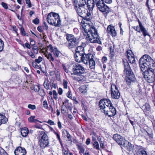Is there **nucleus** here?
<instances>
[{
	"label": "nucleus",
	"instance_id": "1",
	"mask_svg": "<svg viewBox=\"0 0 155 155\" xmlns=\"http://www.w3.org/2000/svg\"><path fill=\"white\" fill-rule=\"evenodd\" d=\"M140 66L142 71H145L148 68L152 66L155 68V62L147 54H144L139 60Z\"/></svg>",
	"mask_w": 155,
	"mask_h": 155
},
{
	"label": "nucleus",
	"instance_id": "2",
	"mask_svg": "<svg viewBox=\"0 0 155 155\" xmlns=\"http://www.w3.org/2000/svg\"><path fill=\"white\" fill-rule=\"evenodd\" d=\"M88 25L90 27L88 31V39L91 43H97L99 44H101V41L97 38V31L93 23H88Z\"/></svg>",
	"mask_w": 155,
	"mask_h": 155
},
{
	"label": "nucleus",
	"instance_id": "3",
	"mask_svg": "<svg viewBox=\"0 0 155 155\" xmlns=\"http://www.w3.org/2000/svg\"><path fill=\"white\" fill-rule=\"evenodd\" d=\"M123 62L124 68V72L126 75L125 79L127 84L130 85L132 82L135 81V78L131 70L128 62L126 59L123 60Z\"/></svg>",
	"mask_w": 155,
	"mask_h": 155
},
{
	"label": "nucleus",
	"instance_id": "4",
	"mask_svg": "<svg viewBox=\"0 0 155 155\" xmlns=\"http://www.w3.org/2000/svg\"><path fill=\"white\" fill-rule=\"evenodd\" d=\"M38 134L40 137L39 140L40 147L42 148L48 147L49 140L47 135L43 131H38Z\"/></svg>",
	"mask_w": 155,
	"mask_h": 155
},
{
	"label": "nucleus",
	"instance_id": "5",
	"mask_svg": "<svg viewBox=\"0 0 155 155\" xmlns=\"http://www.w3.org/2000/svg\"><path fill=\"white\" fill-rule=\"evenodd\" d=\"M47 20L48 23L53 25L57 26L60 24L61 20L58 14L50 13L48 15Z\"/></svg>",
	"mask_w": 155,
	"mask_h": 155
},
{
	"label": "nucleus",
	"instance_id": "6",
	"mask_svg": "<svg viewBox=\"0 0 155 155\" xmlns=\"http://www.w3.org/2000/svg\"><path fill=\"white\" fill-rule=\"evenodd\" d=\"M66 39L68 41V47L69 49L76 47L79 42V39L76 38L73 35L71 34H67Z\"/></svg>",
	"mask_w": 155,
	"mask_h": 155
},
{
	"label": "nucleus",
	"instance_id": "7",
	"mask_svg": "<svg viewBox=\"0 0 155 155\" xmlns=\"http://www.w3.org/2000/svg\"><path fill=\"white\" fill-rule=\"evenodd\" d=\"M96 5L99 10L104 14H107L110 11L109 8L104 4L102 0H98Z\"/></svg>",
	"mask_w": 155,
	"mask_h": 155
},
{
	"label": "nucleus",
	"instance_id": "8",
	"mask_svg": "<svg viewBox=\"0 0 155 155\" xmlns=\"http://www.w3.org/2000/svg\"><path fill=\"white\" fill-rule=\"evenodd\" d=\"M111 96L113 99H118L120 97V93L118 88L114 84L111 85Z\"/></svg>",
	"mask_w": 155,
	"mask_h": 155
},
{
	"label": "nucleus",
	"instance_id": "9",
	"mask_svg": "<svg viewBox=\"0 0 155 155\" xmlns=\"http://www.w3.org/2000/svg\"><path fill=\"white\" fill-rule=\"evenodd\" d=\"M81 25L82 28L81 29V35H83L84 38L86 39L87 38V18H83L82 20Z\"/></svg>",
	"mask_w": 155,
	"mask_h": 155
},
{
	"label": "nucleus",
	"instance_id": "10",
	"mask_svg": "<svg viewBox=\"0 0 155 155\" xmlns=\"http://www.w3.org/2000/svg\"><path fill=\"white\" fill-rule=\"evenodd\" d=\"M94 5V0H88V9L90 11L89 13L88 12V17H89V18H88V23H91V22H92V21H91L92 19L91 13H92V11Z\"/></svg>",
	"mask_w": 155,
	"mask_h": 155
},
{
	"label": "nucleus",
	"instance_id": "11",
	"mask_svg": "<svg viewBox=\"0 0 155 155\" xmlns=\"http://www.w3.org/2000/svg\"><path fill=\"white\" fill-rule=\"evenodd\" d=\"M143 74V77L148 82L151 83L154 81L155 80V75L153 74H151L150 72H148L146 70L145 71H142Z\"/></svg>",
	"mask_w": 155,
	"mask_h": 155
},
{
	"label": "nucleus",
	"instance_id": "12",
	"mask_svg": "<svg viewBox=\"0 0 155 155\" xmlns=\"http://www.w3.org/2000/svg\"><path fill=\"white\" fill-rule=\"evenodd\" d=\"M106 108H107L103 111L105 115L110 117L113 116L115 115L116 113V110L112 104H110L108 107H107Z\"/></svg>",
	"mask_w": 155,
	"mask_h": 155
},
{
	"label": "nucleus",
	"instance_id": "13",
	"mask_svg": "<svg viewBox=\"0 0 155 155\" xmlns=\"http://www.w3.org/2000/svg\"><path fill=\"white\" fill-rule=\"evenodd\" d=\"M138 22L139 24V26H134L133 27V28L136 31L138 32H142L143 35L145 37L146 35H149L148 34L147 31L144 27L143 26L141 23L138 20Z\"/></svg>",
	"mask_w": 155,
	"mask_h": 155
},
{
	"label": "nucleus",
	"instance_id": "14",
	"mask_svg": "<svg viewBox=\"0 0 155 155\" xmlns=\"http://www.w3.org/2000/svg\"><path fill=\"white\" fill-rule=\"evenodd\" d=\"M112 104L111 101L108 99H103L100 100L99 103V107L103 111L107 108V107Z\"/></svg>",
	"mask_w": 155,
	"mask_h": 155
},
{
	"label": "nucleus",
	"instance_id": "15",
	"mask_svg": "<svg viewBox=\"0 0 155 155\" xmlns=\"http://www.w3.org/2000/svg\"><path fill=\"white\" fill-rule=\"evenodd\" d=\"M73 72L74 74L80 75L84 72V68L78 64H75L73 69Z\"/></svg>",
	"mask_w": 155,
	"mask_h": 155
},
{
	"label": "nucleus",
	"instance_id": "16",
	"mask_svg": "<svg viewBox=\"0 0 155 155\" xmlns=\"http://www.w3.org/2000/svg\"><path fill=\"white\" fill-rule=\"evenodd\" d=\"M50 52L52 53L55 56L58 57L61 54L60 51L56 47H53L51 45H50L46 48Z\"/></svg>",
	"mask_w": 155,
	"mask_h": 155
},
{
	"label": "nucleus",
	"instance_id": "17",
	"mask_svg": "<svg viewBox=\"0 0 155 155\" xmlns=\"http://www.w3.org/2000/svg\"><path fill=\"white\" fill-rule=\"evenodd\" d=\"M14 153L15 155H26V151L24 147H18L15 149Z\"/></svg>",
	"mask_w": 155,
	"mask_h": 155
},
{
	"label": "nucleus",
	"instance_id": "18",
	"mask_svg": "<svg viewBox=\"0 0 155 155\" xmlns=\"http://www.w3.org/2000/svg\"><path fill=\"white\" fill-rule=\"evenodd\" d=\"M113 138L120 145H122L124 141L123 137L117 134L114 135Z\"/></svg>",
	"mask_w": 155,
	"mask_h": 155
},
{
	"label": "nucleus",
	"instance_id": "19",
	"mask_svg": "<svg viewBox=\"0 0 155 155\" xmlns=\"http://www.w3.org/2000/svg\"><path fill=\"white\" fill-rule=\"evenodd\" d=\"M127 56L129 62L130 63H133L135 62V60L134 55L132 51L128 50L127 51Z\"/></svg>",
	"mask_w": 155,
	"mask_h": 155
},
{
	"label": "nucleus",
	"instance_id": "20",
	"mask_svg": "<svg viewBox=\"0 0 155 155\" xmlns=\"http://www.w3.org/2000/svg\"><path fill=\"white\" fill-rule=\"evenodd\" d=\"M88 57L89 59V68L91 69H94L95 68V62L93 59V55L90 53H88Z\"/></svg>",
	"mask_w": 155,
	"mask_h": 155
},
{
	"label": "nucleus",
	"instance_id": "21",
	"mask_svg": "<svg viewBox=\"0 0 155 155\" xmlns=\"http://www.w3.org/2000/svg\"><path fill=\"white\" fill-rule=\"evenodd\" d=\"M107 32L110 34L113 37H115L117 35V32L114 27L109 25L107 28Z\"/></svg>",
	"mask_w": 155,
	"mask_h": 155
},
{
	"label": "nucleus",
	"instance_id": "22",
	"mask_svg": "<svg viewBox=\"0 0 155 155\" xmlns=\"http://www.w3.org/2000/svg\"><path fill=\"white\" fill-rule=\"evenodd\" d=\"M46 49V52L44 54L49 61L51 63V64L53 65V62L54 61V58L51 52H49V51L47 49Z\"/></svg>",
	"mask_w": 155,
	"mask_h": 155
},
{
	"label": "nucleus",
	"instance_id": "23",
	"mask_svg": "<svg viewBox=\"0 0 155 155\" xmlns=\"http://www.w3.org/2000/svg\"><path fill=\"white\" fill-rule=\"evenodd\" d=\"M122 145L127 150L129 151H131L132 150L133 147L132 144L127 140H125Z\"/></svg>",
	"mask_w": 155,
	"mask_h": 155
},
{
	"label": "nucleus",
	"instance_id": "24",
	"mask_svg": "<svg viewBox=\"0 0 155 155\" xmlns=\"http://www.w3.org/2000/svg\"><path fill=\"white\" fill-rule=\"evenodd\" d=\"M84 53V48L82 46L77 47L75 50V54H78V55H82Z\"/></svg>",
	"mask_w": 155,
	"mask_h": 155
},
{
	"label": "nucleus",
	"instance_id": "25",
	"mask_svg": "<svg viewBox=\"0 0 155 155\" xmlns=\"http://www.w3.org/2000/svg\"><path fill=\"white\" fill-rule=\"evenodd\" d=\"M63 104L64 105L66 108L69 109L70 111H71L72 108V104L71 103L69 102V101L68 100H65L63 102Z\"/></svg>",
	"mask_w": 155,
	"mask_h": 155
},
{
	"label": "nucleus",
	"instance_id": "26",
	"mask_svg": "<svg viewBox=\"0 0 155 155\" xmlns=\"http://www.w3.org/2000/svg\"><path fill=\"white\" fill-rule=\"evenodd\" d=\"M8 120L5 115L0 114V126L2 124H4L6 123Z\"/></svg>",
	"mask_w": 155,
	"mask_h": 155
},
{
	"label": "nucleus",
	"instance_id": "27",
	"mask_svg": "<svg viewBox=\"0 0 155 155\" xmlns=\"http://www.w3.org/2000/svg\"><path fill=\"white\" fill-rule=\"evenodd\" d=\"M29 131L27 127H24L21 130V134L24 137H26L28 135Z\"/></svg>",
	"mask_w": 155,
	"mask_h": 155
},
{
	"label": "nucleus",
	"instance_id": "28",
	"mask_svg": "<svg viewBox=\"0 0 155 155\" xmlns=\"http://www.w3.org/2000/svg\"><path fill=\"white\" fill-rule=\"evenodd\" d=\"M35 116H32L28 118V120L31 123H36V121H38L40 123H42L39 120L35 119Z\"/></svg>",
	"mask_w": 155,
	"mask_h": 155
},
{
	"label": "nucleus",
	"instance_id": "29",
	"mask_svg": "<svg viewBox=\"0 0 155 155\" xmlns=\"http://www.w3.org/2000/svg\"><path fill=\"white\" fill-rule=\"evenodd\" d=\"M87 87L86 85H83L80 87L79 91L80 92L83 94H84L87 92Z\"/></svg>",
	"mask_w": 155,
	"mask_h": 155
},
{
	"label": "nucleus",
	"instance_id": "30",
	"mask_svg": "<svg viewBox=\"0 0 155 155\" xmlns=\"http://www.w3.org/2000/svg\"><path fill=\"white\" fill-rule=\"evenodd\" d=\"M75 61L79 63L81 62V55H78V54H74Z\"/></svg>",
	"mask_w": 155,
	"mask_h": 155
},
{
	"label": "nucleus",
	"instance_id": "31",
	"mask_svg": "<svg viewBox=\"0 0 155 155\" xmlns=\"http://www.w3.org/2000/svg\"><path fill=\"white\" fill-rule=\"evenodd\" d=\"M81 62H84L85 64L87 63V54L84 53L81 55Z\"/></svg>",
	"mask_w": 155,
	"mask_h": 155
},
{
	"label": "nucleus",
	"instance_id": "32",
	"mask_svg": "<svg viewBox=\"0 0 155 155\" xmlns=\"http://www.w3.org/2000/svg\"><path fill=\"white\" fill-rule=\"evenodd\" d=\"M80 4L78 3V5L79 6H84L86 4V0H79ZM78 2V0H74V2Z\"/></svg>",
	"mask_w": 155,
	"mask_h": 155
},
{
	"label": "nucleus",
	"instance_id": "33",
	"mask_svg": "<svg viewBox=\"0 0 155 155\" xmlns=\"http://www.w3.org/2000/svg\"><path fill=\"white\" fill-rule=\"evenodd\" d=\"M48 82L49 81L48 79H45L44 83V86L45 88L47 90H48L49 88Z\"/></svg>",
	"mask_w": 155,
	"mask_h": 155
},
{
	"label": "nucleus",
	"instance_id": "34",
	"mask_svg": "<svg viewBox=\"0 0 155 155\" xmlns=\"http://www.w3.org/2000/svg\"><path fill=\"white\" fill-rule=\"evenodd\" d=\"M142 107L143 108L144 111L145 110L149 111L150 110V106L149 104L147 103H146Z\"/></svg>",
	"mask_w": 155,
	"mask_h": 155
},
{
	"label": "nucleus",
	"instance_id": "35",
	"mask_svg": "<svg viewBox=\"0 0 155 155\" xmlns=\"http://www.w3.org/2000/svg\"><path fill=\"white\" fill-rule=\"evenodd\" d=\"M38 94L39 95L42 97L45 96V93L43 89H40L38 92Z\"/></svg>",
	"mask_w": 155,
	"mask_h": 155
},
{
	"label": "nucleus",
	"instance_id": "36",
	"mask_svg": "<svg viewBox=\"0 0 155 155\" xmlns=\"http://www.w3.org/2000/svg\"><path fill=\"white\" fill-rule=\"evenodd\" d=\"M110 57L111 58H112L114 56V50H113L112 47H110Z\"/></svg>",
	"mask_w": 155,
	"mask_h": 155
},
{
	"label": "nucleus",
	"instance_id": "37",
	"mask_svg": "<svg viewBox=\"0 0 155 155\" xmlns=\"http://www.w3.org/2000/svg\"><path fill=\"white\" fill-rule=\"evenodd\" d=\"M4 44L3 41L0 38V52L2 51L4 48Z\"/></svg>",
	"mask_w": 155,
	"mask_h": 155
},
{
	"label": "nucleus",
	"instance_id": "38",
	"mask_svg": "<svg viewBox=\"0 0 155 155\" xmlns=\"http://www.w3.org/2000/svg\"><path fill=\"white\" fill-rule=\"evenodd\" d=\"M150 68H148L146 70V71H147L148 72H150L151 74H155V71L154 69H153L152 68V67L153 68L152 66L151 67H150Z\"/></svg>",
	"mask_w": 155,
	"mask_h": 155
},
{
	"label": "nucleus",
	"instance_id": "39",
	"mask_svg": "<svg viewBox=\"0 0 155 155\" xmlns=\"http://www.w3.org/2000/svg\"><path fill=\"white\" fill-rule=\"evenodd\" d=\"M63 153L64 155H68L70 153H69V151L67 148H63L62 149Z\"/></svg>",
	"mask_w": 155,
	"mask_h": 155
},
{
	"label": "nucleus",
	"instance_id": "40",
	"mask_svg": "<svg viewBox=\"0 0 155 155\" xmlns=\"http://www.w3.org/2000/svg\"><path fill=\"white\" fill-rule=\"evenodd\" d=\"M0 153L1 155H8L6 152L2 148H0Z\"/></svg>",
	"mask_w": 155,
	"mask_h": 155
},
{
	"label": "nucleus",
	"instance_id": "41",
	"mask_svg": "<svg viewBox=\"0 0 155 155\" xmlns=\"http://www.w3.org/2000/svg\"><path fill=\"white\" fill-rule=\"evenodd\" d=\"M43 58L41 56H39L38 59H35V61L37 63H39L42 61Z\"/></svg>",
	"mask_w": 155,
	"mask_h": 155
},
{
	"label": "nucleus",
	"instance_id": "42",
	"mask_svg": "<svg viewBox=\"0 0 155 155\" xmlns=\"http://www.w3.org/2000/svg\"><path fill=\"white\" fill-rule=\"evenodd\" d=\"M27 53L32 58H35V57L33 52L31 51H27Z\"/></svg>",
	"mask_w": 155,
	"mask_h": 155
},
{
	"label": "nucleus",
	"instance_id": "43",
	"mask_svg": "<svg viewBox=\"0 0 155 155\" xmlns=\"http://www.w3.org/2000/svg\"><path fill=\"white\" fill-rule=\"evenodd\" d=\"M93 146L94 148H95L97 150H99V145L97 141L94 142L93 144Z\"/></svg>",
	"mask_w": 155,
	"mask_h": 155
},
{
	"label": "nucleus",
	"instance_id": "44",
	"mask_svg": "<svg viewBox=\"0 0 155 155\" xmlns=\"http://www.w3.org/2000/svg\"><path fill=\"white\" fill-rule=\"evenodd\" d=\"M64 88L65 89H67L68 88L67 84H68V81L64 79L63 81Z\"/></svg>",
	"mask_w": 155,
	"mask_h": 155
},
{
	"label": "nucleus",
	"instance_id": "45",
	"mask_svg": "<svg viewBox=\"0 0 155 155\" xmlns=\"http://www.w3.org/2000/svg\"><path fill=\"white\" fill-rule=\"evenodd\" d=\"M65 107L64 105L63 104L61 106V113L63 114H64L66 113V110L65 109Z\"/></svg>",
	"mask_w": 155,
	"mask_h": 155
},
{
	"label": "nucleus",
	"instance_id": "46",
	"mask_svg": "<svg viewBox=\"0 0 155 155\" xmlns=\"http://www.w3.org/2000/svg\"><path fill=\"white\" fill-rule=\"evenodd\" d=\"M139 152L142 155H147L146 152L142 148H140V149Z\"/></svg>",
	"mask_w": 155,
	"mask_h": 155
},
{
	"label": "nucleus",
	"instance_id": "47",
	"mask_svg": "<svg viewBox=\"0 0 155 155\" xmlns=\"http://www.w3.org/2000/svg\"><path fill=\"white\" fill-rule=\"evenodd\" d=\"M28 107L32 110H35L36 108V107L35 105L29 104L28 105Z\"/></svg>",
	"mask_w": 155,
	"mask_h": 155
},
{
	"label": "nucleus",
	"instance_id": "48",
	"mask_svg": "<svg viewBox=\"0 0 155 155\" xmlns=\"http://www.w3.org/2000/svg\"><path fill=\"white\" fill-rule=\"evenodd\" d=\"M34 89L36 92H38L40 89V87L38 85H36L34 87Z\"/></svg>",
	"mask_w": 155,
	"mask_h": 155
},
{
	"label": "nucleus",
	"instance_id": "49",
	"mask_svg": "<svg viewBox=\"0 0 155 155\" xmlns=\"http://www.w3.org/2000/svg\"><path fill=\"white\" fill-rule=\"evenodd\" d=\"M53 97L55 100H57V94L56 91L55 90L53 91Z\"/></svg>",
	"mask_w": 155,
	"mask_h": 155
},
{
	"label": "nucleus",
	"instance_id": "50",
	"mask_svg": "<svg viewBox=\"0 0 155 155\" xmlns=\"http://www.w3.org/2000/svg\"><path fill=\"white\" fill-rule=\"evenodd\" d=\"M39 19L37 18H36L35 19L33 20V23L36 25H37L39 24Z\"/></svg>",
	"mask_w": 155,
	"mask_h": 155
},
{
	"label": "nucleus",
	"instance_id": "51",
	"mask_svg": "<svg viewBox=\"0 0 155 155\" xmlns=\"http://www.w3.org/2000/svg\"><path fill=\"white\" fill-rule=\"evenodd\" d=\"M42 27L43 29L47 30L48 29V26L45 22H44L43 25H42Z\"/></svg>",
	"mask_w": 155,
	"mask_h": 155
},
{
	"label": "nucleus",
	"instance_id": "52",
	"mask_svg": "<svg viewBox=\"0 0 155 155\" xmlns=\"http://www.w3.org/2000/svg\"><path fill=\"white\" fill-rule=\"evenodd\" d=\"M46 122L51 125H55L54 122L50 119L48 120V121Z\"/></svg>",
	"mask_w": 155,
	"mask_h": 155
},
{
	"label": "nucleus",
	"instance_id": "53",
	"mask_svg": "<svg viewBox=\"0 0 155 155\" xmlns=\"http://www.w3.org/2000/svg\"><path fill=\"white\" fill-rule=\"evenodd\" d=\"M43 106L46 108H47L48 107V104L46 101H44L43 102Z\"/></svg>",
	"mask_w": 155,
	"mask_h": 155
},
{
	"label": "nucleus",
	"instance_id": "54",
	"mask_svg": "<svg viewBox=\"0 0 155 155\" xmlns=\"http://www.w3.org/2000/svg\"><path fill=\"white\" fill-rule=\"evenodd\" d=\"M136 93L138 95H139L141 93V89L140 87H138L136 90Z\"/></svg>",
	"mask_w": 155,
	"mask_h": 155
},
{
	"label": "nucleus",
	"instance_id": "55",
	"mask_svg": "<svg viewBox=\"0 0 155 155\" xmlns=\"http://www.w3.org/2000/svg\"><path fill=\"white\" fill-rule=\"evenodd\" d=\"M20 30L21 31V32L22 34L24 36H25L26 35V34L25 31V30L24 28L22 27H21V28Z\"/></svg>",
	"mask_w": 155,
	"mask_h": 155
},
{
	"label": "nucleus",
	"instance_id": "56",
	"mask_svg": "<svg viewBox=\"0 0 155 155\" xmlns=\"http://www.w3.org/2000/svg\"><path fill=\"white\" fill-rule=\"evenodd\" d=\"M2 6L5 9H7L8 8V6L6 3L2 2L1 3Z\"/></svg>",
	"mask_w": 155,
	"mask_h": 155
},
{
	"label": "nucleus",
	"instance_id": "57",
	"mask_svg": "<svg viewBox=\"0 0 155 155\" xmlns=\"http://www.w3.org/2000/svg\"><path fill=\"white\" fill-rule=\"evenodd\" d=\"M26 4H28V6L30 8L31 7V4L30 0H25Z\"/></svg>",
	"mask_w": 155,
	"mask_h": 155
},
{
	"label": "nucleus",
	"instance_id": "58",
	"mask_svg": "<svg viewBox=\"0 0 155 155\" xmlns=\"http://www.w3.org/2000/svg\"><path fill=\"white\" fill-rule=\"evenodd\" d=\"M107 60V58L105 56L103 57L102 58V61L103 63H106Z\"/></svg>",
	"mask_w": 155,
	"mask_h": 155
},
{
	"label": "nucleus",
	"instance_id": "59",
	"mask_svg": "<svg viewBox=\"0 0 155 155\" xmlns=\"http://www.w3.org/2000/svg\"><path fill=\"white\" fill-rule=\"evenodd\" d=\"M67 137L68 139H69V141H71V136L69 133L67 132Z\"/></svg>",
	"mask_w": 155,
	"mask_h": 155
},
{
	"label": "nucleus",
	"instance_id": "60",
	"mask_svg": "<svg viewBox=\"0 0 155 155\" xmlns=\"http://www.w3.org/2000/svg\"><path fill=\"white\" fill-rule=\"evenodd\" d=\"M71 92L70 91H69L67 93V95L68 97L69 98H71L72 97H71Z\"/></svg>",
	"mask_w": 155,
	"mask_h": 155
},
{
	"label": "nucleus",
	"instance_id": "61",
	"mask_svg": "<svg viewBox=\"0 0 155 155\" xmlns=\"http://www.w3.org/2000/svg\"><path fill=\"white\" fill-rule=\"evenodd\" d=\"M32 49L34 50H36V52H38V48L37 46H34L32 48Z\"/></svg>",
	"mask_w": 155,
	"mask_h": 155
},
{
	"label": "nucleus",
	"instance_id": "62",
	"mask_svg": "<svg viewBox=\"0 0 155 155\" xmlns=\"http://www.w3.org/2000/svg\"><path fill=\"white\" fill-rule=\"evenodd\" d=\"M58 128L60 129H61L62 128V126H61V123L59 120H58Z\"/></svg>",
	"mask_w": 155,
	"mask_h": 155
},
{
	"label": "nucleus",
	"instance_id": "63",
	"mask_svg": "<svg viewBox=\"0 0 155 155\" xmlns=\"http://www.w3.org/2000/svg\"><path fill=\"white\" fill-rule=\"evenodd\" d=\"M96 49L97 51H101L102 50V48L101 46H98L97 47Z\"/></svg>",
	"mask_w": 155,
	"mask_h": 155
},
{
	"label": "nucleus",
	"instance_id": "64",
	"mask_svg": "<svg viewBox=\"0 0 155 155\" xmlns=\"http://www.w3.org/2000/svg\"><path fill=\"white\" fill-rule=\"evenodd\" d=\"M25 46L28 49H30L31 48V46L28 43L26 42L25 44Z\"/></svg>",
	"mask_w": 155,
	"mask_h": 155
}]
</instances>
